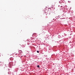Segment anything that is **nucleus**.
Masks as SVG:
<instances>
[{
  "mask_svg": "<svg viewBox=\"0 0 75 75\" xmlns=\"http://www.w3.org/2000/svg\"><path fill=\"white\" fill-rule=\"evenodd\" d=\"M15 65L16 63H15V62H11L9 63L8 67H9V68H12L13 65Z\"/></svg>",
  "mask_w": 75,
  "mask_h": 75,
  "instance_id": "obj_1",
  "label": "nucleus"
},
{
  "mask_svg": "<svg viewBox=\"0 0 75 75\" xmlns=\"http://www.w3.org/2000/svg\"><path fill=\"white\" fill-rule=\"evenodd\" d=\"M18 52L19 54H17L18 55V57H22L23 56H20V55H21L23 54V52H22L21 50H19Z\"/></svg>",
  "mask_w": 75,
  "mask_h": 75,
  "instance_id": "obj_2",
  "label": "nucleus"
},
{
  "mask_svg": "<svg viewBox=\"0 0 75 75\" xmlns=\"http://www.w3.org/2000/svg\"><path fill=\"white\" fill-rule=\"evenodd\" d=\"M37 67H38V68H40V65H39L37 66Z\"/></svg>",
  "mask_w": 75,
  "mask_h": 75,
  "instance_id": "obj_3",
  "label": "nucleus"
},
{
  "mask_svg": "<svg viewBox=\"0 0 75 75\" xmlns=\"http://www.w3.org/2000/svg\"><path fill=\"white\" fill-rule=\"evenodd\" d=\"M37 52L38 53H39V51H38V50L37 51Z\"/></svg>",
  "mask_w": 75,
  "mask_h": 75,
  "instance_id": "obj_4",
  "label": "nucleus"
},
{
  "mask_svg": "<svg viewBox=\"0 0 75 75\" xmlns=\"http://www.w3.org/2000/svg\"><path fill=\"white\" fill-rule=\"evenodd\" d=\"M5 67H7V66H6V64L5 65Z\"/></svg>",
  "mask_w": 75,
  "mask_h": 75,
  "instance_id": "obj_5",
  "label": "nucleus"
},
{
  "mask_svg": "<svg viewBox=\"0 0 75 75\" xmlns=\"http://www.w3.org/2000/svg\"><path fill=\"white\" fill-rule=\"evenodd\" d=\"M68 3H70V1H68Z\"/></svg>",
  "mask_w": 75,
  "mask_h": 75,
  "instance_id": "obj_6",
  "label": "nucleus"
},
{
  "mask_svg": "<svg viewBox=\"0 0 75 75\" xmlns=\"http://www.w3.org/2000/svg\"><path fill=\"white\" fill-rule=\"evenodd\" d=\"M64 35H67L66 34H64Z\"/></svg>",
  "mask_w": 75,
  "mask_h": 75,
  "instance_id": "obj_7",
  "label": "nucleus"
},
{
  "mask_svg": "<svg viewBox=\"0 0 75 75\" xmlns=\"http://www.w3.org/2000/svg\"><path fill=\"white\" fill-rule=\"evenodd\" d=\"M8 74H10L9 73V72H8Z\"/></svg>",
  "mask_w": 75,
  "mask_h": 75,
  "instance_id": "obj_8",
  "label": "nucleus"
},
{
  "mask_svg": "<svg viewBox=\"0 0 75 75\" xmlns=\"http://www.w3.org/2000/svg\"><path fill=\"white\" fill-rule=\"evenodd\" d=\"M58 38H59V36H58Z\"/></svg>",
  "mask_w": 75,
  "mask_h": 75,
  "instance_id": "obj_9",
  "label": "nucleus"
},
{
  "mask_svg": "<svg viewBox=\"0 0 75 75\" xmlns=\"http://www.w3.org/2000/svg\"><path fill=\"white\" fill-rule=\"evenodd\" d=\"M73 12V11H71V12L72 13V12Z\"/></svg>",
  "mask_w": 75,
  "mask_h": 75,
  "instance_id": "obj_10",
  "label": "nucleus"
},
{
  "mask_svg": "<svg viewBox=\"0 0 75 75\" xmlns=\"http://www.w3.org/2000/svg\"><path fill=\"white\" fill-rule=\"evenodd\" d=\"M58 17H59V16H58Z\"/></svg>",
  "mask_w": 75,
  "mask_h": 75,
  "instance_id": "obj_11",
  "label": "nucleus"
},
{
  "mask_svg": "<svg viewBox=\"0 0 75 75\" xmlns=\"http://www.w3.org/2000/svg\"><path fill=\"white\" fill-rule=\"evenodd\" d=\"M47 38H48V37H47Z\"/></svg>",
  "mask_w": 75,
  "mask_h": 75,
  "instance_id": "obj_12",
  "label": "nucleus"
},
{
  "mask_svg": "<svg viewBox=\"0 0 75 75\" xmlns=\"http://www.w3.org/2000/svg\"><path fill=\"white\" fill-rule=\"evenodd\" d=\"M48 39H49V38H48Z\"/></svg>",
  "mask_w": 75,
  "mask_h": 75,
  "instance_id": "obj_13",
  "label": "nucleus"
}]
</instances>
